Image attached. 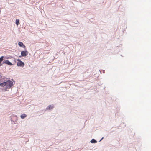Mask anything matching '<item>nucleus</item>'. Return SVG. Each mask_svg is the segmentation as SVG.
<instances>
[{
    "label": "nucleus",
    "instance_id": "f8f14e48",
    "mask_svg": "<svg viewBox=\"0 0 151 151\" xmlns=\"http://www.w3.org/2000/svg\"><path fill=\"white\" fill-rule=\"evenodd\" d=\"M19 19H16L15 21V24L17 26L19 25Z\"/></svg>",
    "mask_w": 151,
    "mask_h": 151
},
{
    "label": "nucleus",
    "instance_id": "f03ea898",
    "mask_svg": "<svg viewBox=\"0 0 151 151\" xmlns=\"http://www.w3.org/2000/svg\"><path fill=\"white\" fill-rule=\"evenodd\" d=\"M5 82H6V86L9 87L8 88H10L14 85L13 82L10 80L8 79Z\"/></svg>",
    "mask_w": 151,
    "mask_h": 151
},
{
    "label": "nucleus",
    "instance_id": "9b49d317",
    "mask_svg": "<svg viewBox=\"0 0 151 151\" xmlns=\"http://www.w3.org/2000/svg\"><path fill=\"white\" fill-rule=\"evenodd\" d=\"M4 59H12L13 58V57L12 56L9 55L8 56H5L4 57Z\"/></svg>",
    "mask_w": 151,
    "mask_h": 151
},
{
    "label": "nucleus",
    "instance_id": "1a4fd4ad",
    "mask_svg": "<svg viewBox=\"0 0 151 151\" xmlns=\"http://www.w3.org/2000/svg\"><path fill=\"white\" fill-rule=\"evenodd\" d=\"M0 82H1V87H4V86H6V82L5 81H0Z\"/></svg>",
    "mask_w": 151,
    "mask_h": 151
},
{
    "label": "nucleus",
    "instance_id": "6ab92c4d",
    "mask_svg": "<svg viewBox=\"0 0 151 151\" xmlns=\"http://www.w3.org/2000/svg\"><path fill=\"white\" fill-rule=\"evenodd\" d=\"M104 139V137H102L101 139L99 141V142L101 141L103 139Z\"/></svg>",
    "mask_w": 151,
    "mask_h": 151
},
{
    "label": "nucleus",
    "instance_id": "20e7f679",
    "mask_svg": "<svg viewBox=\"0 0 151 151\" xmlns=\"http://www.w3.org/2000/svg\"><path fill=\"white\" fill-rule=\"evenodd\" d=\"M28 52L27 50H23L21 51V55L22 57H26L28 54Z\"/></svg>",
    "mask_w": 151,
    "mask_h": 151
},
{
    "label": "nucleus",
    "instance_id": "f3484780",
    "mask_svg": "<svg viewBox=\"0 0 151 151\" xmlns=\"http://www.w3.org/2000/svg\"><path fill=\"white\" fill-rule=\"evenodd\" d=\"M0 78H1L3 77V74L2 73H0Z\"/></svg>",
    "mask_w": 151,
    "mask_h": 151
},
{
    "label": "nucleus",
    "instance_id": "2eb2a0df",
    "mask_svg": "<svg viewBox=\"0 0 151 151\" xmlns=\"http://www.w3.org/2000/svg\"><path fill=\"white\" fill-rule=\"evenodd\" d=\"M9 87V86H6L4 89L6 91H7L8 90V89H10V88H8Z\"/></svg>",
    "mask_w": 151,
    "mask_h": 151
},
{
    "label": "nucleus",
    "instance_id": "423d86ee",
    "mask_svg": "<svg viewBox=\"0 0 151 151\" xmlns=\"http://www.w3.org/2000/svg\"><path fill=\"white\" fill-rule=\"evenodd\" d=\"M18 45L19 46L22 48H24V49L26 50V49L25 48H26V46L22 42L20 41L18 43Z\"/></svg>",
    "mask_w": 151,
    "mask_h": 151
},
{
    "label": "nucleus",
    "instance_id": "aec40b11",
    "mask_svg": "<svg viewBox=\"0 0 151 151\" xmlns=\"http://www.w3.org/2000/svg\"><path fill=\"white\" fill-rule=\"evenodd\" d=\"M103 73H105V70H103Z\"/></svg>",
    "mask_w": 151,
    "mask_h": 151
},
{
    "label": "nucleus",
    "instance_id": "a211bd4d",
    "mask_svg": "<svg viewBox=\"0 0 151 151\" xmlns=\"http://www.w3.org/2000/svg\"><path fill=\"white\" fill-rule=\"evenodd\" d=\"M3 64H4V63H3V62L2 63L0 62V67L2 66Z\"/></svg>",
    "mask_w": 151,
    "mask_h": 151
},
{
    "label": "nucleus",
    "instance_id": "5701e85b",
    "mask_svg": "<svg viewBox=\"0 0 151 151\" xmlns=\"http://www.w3.org/2000/svg\"><path fill=\"white\" fill-rule=\"evenodd\" d=\"M12 80L14 82H15V81H14V80H13L12 79Z\"/></svg>",
    "mask_w": 151,
    "mask_h": 151
},
{
    "label": "nucleus",
    "instance_id": "0eeeda50",
    "mask_svg": "<svg viewBox=\"0 0 151 151\" xmlns=\"http://www.w3.org/2000/svg\"><path fill=\"white\" fill-rule=\"evenodd\" d=\"M8 79L6 77L3 76V77L1 78H0V81H6Z\"/></svg>",
    "mask_w": 151,
    "mask_h": 151
},
{
    "label": "nucleus",
    "instance_id": "ddd939ff",
    "mask_svg": "<svg viewBox=\"0 0 151 151\" xmlns=\"http://www.w3.org/2000/svg\"><path fill=\"white\" fill-rule=\"evenodd\" d=\"M12 62L13 63V64H14V65L15 64V63H16V60H16L15 58H13H13H12Z\"/></svg>",
    "mask_w": 151,
    "mask_h": 151
},
{
    "label": "nucleus",
    "instance_id": "dca6fc26",
    "mask_svg": "<svg viewBox=\"0 0 151 151\" xmlns=\"http://www.w3.org/2000/svg\"><path fill=\"white\" fill-rule=\"evenodd\" d=\"M94 19H91L90 20V21L92 23L94 22Z\"/></svg>",
    "mask_w": 151,
    "mask_h": 151
},
{
    "label": "nucleus",
    "instance_id": "b1692460",
    "mask_svg": "<svg viewBox=\"0 0 151 151\" xmlns=\"http://www.w3.org/2000/svg\"><path fill=\"white\" fill-rule=\"evenodd\" d=\"M13 122H14V121H13Z\"/></svg>",
    "mask_w": 151,
    "mask_h": 151
},
{
    "label": "nucleus",
    "instance_id": "4468645a",
    "mask_svg": "<svg viewBox=\"0 0 151 151\" xmlns=\"http://www.w3.org/2000/svg\"><path fill=\"white\" fill-rule=\"evenodd\" d=\"M4 56H2L0 57V62H1L4 60Z\"/></svg>",
    "mask_w": 151,
    "mask_h": 151
},
{
    "label": "nucleus",
    "instance_id": "7ed1b4c3",
    "mask_svg": "<svg viewBox=\"0 0 151 151\" xmlns=\"http://www.w3.org/2000/svg\"><path fill=\"white\" fill-rule=\"evenodd\" d=\"M3 63L7 64L10 66H11L14 65L12 63L7 60H5L3 61Z\"/></svg>",
    "mask_w": 151,
    "mask_h": 151
},
{
    "label": "nucleus",
    "instance_id": "39448f33",
    "mask_svg": "<svg viewBox=\"0 0 151 151\" xmlns=\"http://www.w3.org/2000/svg\"><path fill=\"white\" fill-rule=\"evenodd\" d=\"M54 106L53 105H48L45 109V111L51 110L54 108Z\"/></svg>",
    "mask_w": 151,
    "mask_h": 151
},
{
    "label": "nucleus",
    "instance_id": "412c9836",
    "mask_svg": "<svg viewBox=\"0 0 151 151\" xmlns=\"http://www.w3.org/2000/svg\"><path fill=\"white\" fill-rule=\"evenodd\" d=\"M0 86L1 87V82L0 83Z\"/></svg>",
    "mask_w": 151,
    "mask_h": 151
},
{
    "label": "nucleus",
    "instance_id": "6e6552de",
    "mask_svg": "<svg viewBox=\"0 0 151 151\" xmlns=\"http://www.w3.org/2000/svg\"><path fill=\"white\" fill-rule=\"evenodd\" d=\"M27 116L26 114H22L20 115V117L22 119H24Z\"/></svg>",
    "mask_w": 151,
    "mask_h": 151
},
{
    "label": "nucleus",
    "instance_id": "9d476101",
    "mask_svg": "<svg viewBox=\"0 0 151 151\" xmlns=\"http://www.w3.org/2000/svg\"><path fill=\"white\" fill-rule=\"evenodd\" d=\"M97 142V141L94 139H92L90 141V142L91 143H96Z\"/></svg>",
    "mask_w": 151,
    "mask_h": 151
},
{
    "label": "nucleus",
    "instance_id": "4be33fe9",
    "mask_svg": "<svg viewBox=\"0 0 151 151\" xmlns=\"http://www.w3.org/2000/svg\"><path fill=\"white\" fill-rule=\"evenodd\" d=\"M21 56H21V55L19 56V58H20Z\"/></svg>",
    "mask_w": 151,
    "mask_h": 151
},
{
    "label": "nucleus",
    "instance_id": "f257e3e1",
    "mask_svg": "<svg viewBox=\"0 0 151 151\" xmlns=\"http://www.w3.org/2000/svg\"><path fill=\"white\" fill-rule=\"evenodd\" d=\"M17 60L18 61L17 63V65L18 67H23L25 65L24 62L22 61L20 59H17Z\"/></svg>",
    "mask_w": 151,
    "mask_h": 151
}]
</instances>
